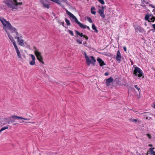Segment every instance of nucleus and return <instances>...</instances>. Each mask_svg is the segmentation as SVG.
<instances>
[{
	"label": "nucleus",
	"mask_w": 155,
	"mask_h": 155,
	"mask_svg": "<svg viewBox=\"0 0 155 155\" xmlns=\"http://www.w3.org/2000/svg\"><path fill=\"white\" fill-rule=\"evenodd\" d=\"M140 28V27H137V28H135V29L137 31H139V28Z\"/></svg>",
	"instance_id": "34"
},
{
	"label": "nucleus",
	"mask_w": 155,
	"mask_h": 155,
	"mask_svg": "<svg viewBox=\"0 0 155 155\" xmlns=\"http://www.w3.org/2000/svg\"><path fill=\"white\" fill-rule=\"evenodd\" d=\"M121 56L119 50H118L117 52L116 59L119 63H120L121 61Z\"/></svg>",
	"instance_id": "11"
},
{
	"label": "nucleus",
	"mask_w": 155,
	"mask_h": 155,
	"mask_svg": "<svg viewBox=\"0 0 155 155\" xmlns=\"http://www.w3.org/2000/svg\"><path fill=\"white\" fill-rule=\"evenodd\" d=\"M83 37L84 38H85L87 40H88V37L85 35H84V36H83Z\"/></svg>",
	"instance_id": "33"
},
{
	"label": "nucleus",
	"mask_w": 155,
	"mask_h": 155,
	"mask_svg": "<svg viewBox=\"0 0 155 155\" xmlns=\"http://www.w3.org/2000/svg\"><path fill=\"white\" fill-rule=\"evenodd\" d=\"M105 8V6H102L101 8L99 9L98 10V13L100 14V16L102 17L103 18H105V15L104 14V9Z\"/></svg>",
	"instance_id": "10"
},
{
	"label": "nucleus",
	"mask_w": 155,
	"mask_h": 155,
	"mask_svg": "<svg viewBox=\"0 0 155 155\" xmlns=\"http://www.w3.org/2000/svg\"><path fill=\"white\" fill-rule=\"evenodd\" d=\"M31 57L32 59V60L31 61L29 62V63L31 65H33L35 64V58L34 55L32 54H31Z\"/></svg>",
	"instance_id": "13"
},
{
	"label": "nucleus",
	"mask_w": 155,
	"mask_h": 155,
	"mask_svg": "<svg viewBox=\"0 0 155 155\" xmlns=\"http://www.w3.org/2000/svg\"><path fill=\"white\" fill-rule=\"evenodd\" d=\"M150 146H151V145H150Z\"/></svg>",
	"instance_id": "51"
},
{
	"label": "nucleus",
	"mask_w": 155,
	"mask_h": 155,
	"mask_svg": "<svg viewBox=\"0 0 155 155\" xmlns=\"http://www.w3.org/2000/svg\"><path fill=\"white\" fill-rule=\"evenodd\" d=\"M152 27H153V29L155 30V24L152 25Z\"/></svg>",
	"instance_id": "38"
},
{
	"label": "nucleus",
	"mask_w": 155,
	"mask_h": 155,
	"mask_svg": "<svg viewBox=\"0 0 155 155\" xmlns=\"http://www.w3.org/2000/svg\"><path fill=\"white\" fill-rule=\"evenodd\" d=\"M0 21L3 25V28L7 33L8 38L10 36L14 38L12 34L15 32L17 29L12 26L11 23L7 21L4 18L0 17Z\"/></svg>",
	"instance_id": "1"
},
{
	"label": "nucleus",
	"mask_w": 155,
	"mask_h": 155,
	"mask_svg": "<svg viewBox=\"0 0 155 155\" xmlns=\"http://www.w3.org/2000/svg\"><path fill=\"white\" fill-rule=\"evenodd\" d=\"M8 128V127L7 126H5L2 127L0 130L1 131H2L5 129H7Z\"/></svg>",
	"instance_id": "24"
},
{
	"label": "nucleus",
	"mask_w": 155,
	"mask_h": 155,
	"mask_svg": "<svg viewBox=\"0 0 155 155\" xmlns=\"http://www.w3.org/2000/svg\"><path fill=\"white\" fill-rule=\"evenodd\" d=\"M148 117H146V119H148Z\"/></svg>",
	"instance_id": "48"
},
{
	"label": "nucleus",
	"mask_w": 155,
	"mask_h": 155,
	"mask_svg": "<svg viewBox=\"0 0 155 155\" xmlns=\"http://www.w3.org/2000/svg\"><path fill=\"white\" fill-rule=\"evenodd\" d=\"M4 3L8 8L17 9L18 6L22 5V2H18L17 0H4Z\"/></svg>",
	"instance_id": "2"
},
{
	"label": "nucleus",
	"mask_w": 155,
	"mask_h": 155,
	"mask_svg": "<svg viewBox=\"0 0 155 155\" xmlns=\"http://www.w3.org/2000/svg\"><path fill=\"white\" fill-rule=\"evenodd\" d=\"M35 54L36 55L37 59L38 61L43 64H44V62L43 61V58L41 55V54L38 50H36L35 51Z\"/></svg>",
	"instance_id": "8"
},
{
	"label": "nucleus",
	"mask_w": 155,
	"mask_h": 155,
	"mask_svg": "<svg viewBox=\"0 0 155 155\" xmlns=\"http://www.w3.org/2000/svg\"><path fill=\"white\" fill-rule=\"evenodd\" d=\"M87 42L86 41H84L83 42V44L85 46H86V45L87 44Z\"/></svg>",
	"instance_id": "37"
},
{
	"label": "nucleus",
	"mask_w": 155,
	"mask_h": 155,
	"mask_svg": "<svg viewBox=\"0 0 155 155\" xmlns=\"http://www.w3.org/2000/svg\"><path fill=\"white\" fill-rule=\"evenodd\" d=\"M20 119L25 120H29V119H28L27 118H23V117H21V118H20Z\"/></svg>",
	"instance_id": "36"
},
{
	"label": "nucleus",
	"mask_w": 155,
	"mask_h": 155,
	"mask_svg": "<svg viewBox=\"0 0 155 155\" xmlns=\"http://www.w3.org/2000/svg\"><path fill=\"white\" fill-rule=\"evenodd\" d=\"M134 87L137 90H138L139 94H140V91H141L140 89V88L138 87L137 85H134Z\"/></svg>",
	"instance_id": "23"
},
{
	"label": "nucleus",
	"mask_w": 155,
	"mask_h": 155,
	"mask_svg": "<svg viewBox=\"0 0 155 155\" xmlns=\"http://www.w3.org/2000/svg\"><path fill=\"white\" fill-rule=\"evenodd\" d=\"M95 9L94 7H93L91 8V13L94 15H95L96 14V12L95 11Z\"/></svg>",
	"instance_id": "18"
},
{
	"label": "nucleus",
	"mask_w": 155,
	"mask_h": 155,
	"mask_svg": "<svg viewBox=\"0 0 155 155\" xmlns=\"http://www.w3.org/2000/svg\"><path fill=\"white\" fill-rule=\"evenodd\" d=\"M150 6L152 8H154V7L152 5L150 4Z\"/></svg>",
	"instance_id": "43"
},
{
	"label": "nucleus",
	"mask_w": 155,
	"mask_h": 155,
	"mask_svg": "<svg viewBox=\"0 0 155 155\" xmlns=\"http://www.w3.org/2000/svg\"><path fill=\"white\" fill-rule=\"evenodd\" d=\"M113 81V79L112 77H110L109 78L106 79L105 82L106 85L107 86H109L110 83Z\"/></svg>",
	"instance_id": "12"
},
{
	"label": "nucleus",
	"mask_w": 155,
	"mask_h": 155,
	"mask_svg": "<svg viewBox=\"0 0 155 155\" xmlns=\"http://www.w3.org/2000/svg\"><path fill=\"white\" fill-rule=\"evenodd\" d=\"M34 49H36V48H35V47H34Z\"/></svg>",
	"instance_id": "49"
},
{
	"label": "nucleus",
	"mask_w": 155,
	"mask_h": 155,
	"mask_svg": "<svg viewBox=\"0 0 155 155\" xmlns=\"http://www.w3.org/2000/svg\"><path fill=\"white\" fill-rule=\"evenodd\" d=\"M86 28H87L88 30H90V27L88 26H87Z\"/></svg>",
	"instance_id": "44"
},
{
	"label": "nucleus",
	"mask_w": 155,
	"mask_h": 155,
	"mask_svg": "<svg viewBox=\"0 0 155 155\" xmlns=\"http://www.w3.org/2000/svg\"><path fill=\"white\" fill-rule=\"evenodd\" d=\"M66 12L67 14L69 16L72 22H74L73 19L74 20V22L78 25L79 26L82 28L85 29L86 28L87 26L86 25H83L78 21L77 18L71 12L68 11L67 9L66 10Z\"/></svg>",
	"instance_id": "3"
},
{
	"label": "nucleus",
	"mask_w": 155,
	"mask_h": 155,
	"mask_svg": "<svg viewBox=\"0 0 155 155\" xmlns=\"http://www.w3.org/2000/svg\"><path fill=\"white\" fill-rule=\"evenodd\" d=\"M98 1L102 5H104L105 3L104 2L103 0H98Z\"/></svg>",
	"instance_id": "27"
},
{
	"label": "nucleus",
	"mask_w": 155,
	"mask_h": 155,
	"mask_svg": "<svg viewBox=\"0 0 155 155\" xmlns=\"http://www.w3.org/2000/svg\"><path fill=\"white\" fill-rule=\"evenodd\" d=\"M145 19L150 22H154L155 20V17L152 14L147 13L145 16Z\"/></svg>",
	"instance_id": "9"
},
{
	"label": "nucleus",
	"mask_w": 155,
	"mask_h": 155,
	"mask_svg": "<svg viewBox=\"0 0 155 155\" xmlns=\"http://www.w3.org/2000/svg\"><path fill=\"white\" fill-rule=\"evenodd\" d=\"M134 74L136 76L137 75L139 78L141 77L143 74L142 71L139 68L136 67L134 71Z\"/></svg>",
	"instance_id": "7"
},
{
	"label": "nucleus",
	"mask_w": 155,
	"mask_h": 155,
	"mask_svg": "<svg viewBox=\"0 0 155 155\" xmlns=\"http://www.w3.org/2000/svg\"><path fill=\"white\" fill-rule=\"evenodd\" d=\"M65 22L67 24V25H70V21L67 18H65Z\"/></svg>",
	"instance_id": "22"
},
{
	"label": "nucleus",
	"mask_w": 155,
	"mask_h": 155,
	"mask_svg": "<svg viewBox=\"0 0 155 155\" xmlns=\"http://www.w3.org/2000/svg\"><path fill=\"white\" fill-rule=\"evenodd\" d=\"M11 118H12V119H19L21 118V117H20L19 116H18L16 115H12L11 116Z\"/></svg>",
	"instance_id": "19"
},
{
	"label": "nucleus",
	"mask_w": 155,
	"mask_h": 155,
	"mask_svg": "<svg viewBox=\"0 0 155 155\" xmlns=\"http://www.w3.org/2000/svg\"><path fill=\"white\" fill-rule=\"evenodd\" d=\"M153 108H154L155 109V104L154 105V106H153Z\"/></svg>",
	"instance_id": "47"
},
{
	"label": "nucleus",
	"mask_w": 155,
	"mask_h": 155,
	"mask_svg": "<svg viewBox=\"0 0 155 155\" xmlns=\"http://www.w3.org/2000/svg\"><path fill=\"white\" fill-rule=\"evenodd\" d=\"M154 149V148H150L149 149V153L153 155H155V152L153 151V149Z\"/></svg>",
	"instance_id": "17"
},
{
	"label": "nucleus",
	"mask_w": 155,
	"mask_h": 155,
	"mask_svg": "<svg viewBox=\"0 0 155 155\" xmlns=\"http://www.w3.org/2000/svg\"><path fill=\"white\" fill-rule=\"evenodd\" d=\"M84 54L86 62L87 65L88 66H90L91 63L94 65L96 62V60L92 56H91L90 57H89L87 55L86 53H85Z\"/></svg>",
	"instance_id": "5"
},
{
	"label": "nucleus",
	"mask_w": 155,
	"mask_h": 155,
	"mask_svg": "<svg viewBox=\"0 0 155 155\" xmlns=\"http://www.w3.org/2000/svg\"><path fill=\"white\" fill-rule=\"evenodd\" d=\"M75 31L76 34H77L78 35L80 36V33H81L80 32H79L77 30H75Z\"/></svg>",
	"instance_id": "29"
},
{
	"label": "nucleus",
	"mask_w": 155,
	"mask_h": 155,
	"mask_svg": "<svg viewBox=\"0 0 155 155\" xmlns=\"http://www.w3.org/2000/svg\"><path fill=\"white\" fill-rule=\"evenodd\" d=\"M62 25L63 26H64V22H62Z\"/></svg>",
	"instance_id": "45"
},
{
	"label": "nucleus",
	"mask_w": 155,
	"mask_h": 155,
	"mask_svg": "<svg viewBox=\"0 0 155 155\" xmlns=\"http://www.w3.org/2000/svg\"><path fill=\"white\" fill-rule=\"evenodd\" d=\"M41 3L43 5V7L45 8L48 9L50 7V5L48 3H46L44 2L43 3Z\"/></svg>",
	"instance_id": "15"
},
{
	"label": "nucleus",
	"mask_w": 155,
	"mask_h": 155,
	"mask_svg": "<svg viewBox=\"0 0 155 155\" xmlns=\"http://www.w3.org/2000/svg\"><path fill=\"white\" fill-rule=\"evenodd\" d=\"M130 61L131 63V64L132 65H133V61H132V60L131 59H130Z\"/></svg>",
	"instance_id": "41"
},
{
	"label": "nucleus",
	"mask_w": 155,
	"mask_h": 155,
	"mask_svg": "<svg viewBox=\"0 0 155 155\" xmlns=\"http://www.w3.org/2000/svg\"><path fill=\"white\" fill-rule=\"evenodd\" d=\"M97 61L101 66H102L106 65V64L104 63V61L102 60L101 58H98L97 59Z\"/></svg>",
	"instance_id": "14"
},
{
	"label": "nucleus",
	"mask_w": 155,
	"mask_h": 155,
	"mask_svg": "<svg viewBox=\"0 0 155 155\" xmlns=\"http://www.w3.org/2000/svg\"><path fill=\"white\" fill-rule=\"evenodd\" d=\"M9 38L11 41V42L13 43L15 48L16 51V53L17 54V56L18 58H20L21 57V55L20 53V52L18 50V49L16 45V43L14 40V38H12V37L11 36H10V37H9Z\"/></svg>",
	"instance_id": "6"
},
{
	"label": "nucleus",
	"mask_w": 155,
	"mask_h": 155,
	"mask_svg": "<svg viewBox=\"0 0 155 155\" xmlns=\"http://www.w3.org/2000/svg\"><path fill=\"white\" fill-rule=\"evenodd\" d=\"M76 41L79 44H82V41H80L78 39H77L76 40Z\"/></svg>",
	"instance_id": "30"
},
{
	"label": "nucleus",
	"mask_w": 155,
	"mask_h": 155,
	"mask_svg": "<svg viewBox=\"0 0 155 155\" xmlns=\"http://www.w3.org/2000/svg\"><path fill=\"white\" fill-rule=\"evenodd\" d=\"M28 123H34V122H28Z\"/></svg>",
	"instance_id": "46"
},
{
	"label": "nucleus",
	"mask_w": 155,
	"mask_h": 155,
	"mask_svg": "<svg viewBox=\"0 0 155 155\" xmlns=\"http://www.w3.org/2000/svg\"><path fill=\"white\" fill-rule=\"evenodd\" d=\"M92 28L95 31L96 33H97L98 32V30L97 29L96 27L94 24H93L92 25Z\"/></svg>",
	"instance_id": "16"
},
{
	"label": "nucleus",
	"mask_w": 155,
	"mask_h": 155,
	"mask_svg": "<svg viewBox=\"0 0 155 155\" xmlns=\"http://www.w3.org/2000/svg\"><path fill=\"white\" fill-rule=\"evenodd\" d=\"M104 75L105 76H107L109 75V73L108 72H106L104 73Z\"/></svg>",
	"instance_id": "40"
},
{
	"label": "nucleus",
	"mask_w": 155,
	"mask_h": 155,
	"mask_svg": "<svg viewBox=\"0 0 155 155\" xmlns=\"http://www.w3.org/2000/svg\"><path fill=\"white\" fill-rule=\"evenodd\" d=\"M147 136L148 137V138L149 139H151V136L150 134H147Z\"/></svg>",
	"instance_id": "32"
},
{
	"label": "nucleus",
	"mask_w": 155,
	"mask_h": 155,
	"mask_svg": "<svg viewBox=\"0 0 155 155\" xmlns=\"http://www.w3.org/2000/svg\"><path fill=\"white\" fill-rule=\"evenodd\" d=\"M140 5L143 7V8L146 9V6L142 2L141 4Z\"/></svg>",
	"instance_id": "28"
},
{
	"label": "nucleus",
	"mask_w": 155,
	"mask_h": 155,
	"mask_svg": "<svg viewBox=\"0 0 155 155\" xmlns=\"http://www.w3.org/2000/svg\"><path fill=\"white\" fill-rule=\"evenodd\" d=\"M8 123L9 124H10V123H12L15 122V120L12 119V118H11V117L8 119Z\"/></svg>",
	"instance_id": "20"
},
{
	"label": "nucleus",
	"mask_w": 155,
	"mask_h": 155,
	"mask_svg": "<svg viewBox=\"0 0 155 155\" xmlns=\"http://www.w3.org/2000/svg\"><path fill=\"white\" fill-rule=\"evenodd\" d=\"M86 18H87V21L89 22L90 23H92V21L91 20V18L89 17H86Z\"/></svg>",
	"instance_id": "21"
},
{
	"label": "nucleus",
	"mask_w": 155,
	"mask_h": 155,
	"mask_svg": "<svg viewBox=\"0 0 155 155\" xmlns=\"http://www.w3.org/2000/svg\"><path fill=\"white\" fill-rule=\"evenodd\" d=\"M12 35L13 37L14 36L15 39H17V42L19 45L22 46H24V40L21 38L22 36L21 34L18 33L17 30Z\"/></svg>",
	"instance_id": "4"
},
{
	"label": "nucleus",
	"mask_w": 155,
	"mask_h": 155,
	"mask_svg": "<svg viewBox=\"0 0 155 155\" xmlns=\"http://www.w3.org/2000/svg\"><path fill=\"white\" fill-rule=\"evenodd\" d=\"M123 48L125 52L127 51V48L126 46H124L123 47Z\"/></svg>",
	"instance_id": "35"
},
{
	"label": "nucleus",
	"mask_w": 155,
	"mask_h": 155,
	"mask_svg": "<svg viewBox=\"0 0 155 155\" xmlns=\"http://www.w3.org/2000/svg\"><path fill=\"white\" fill-rule=\"evenodd\" d=\"M130 120L133 122H137V119H133L132 120L130 119Z\"/></svg>",
	"instance_id": "31"
},
{
	"label": "nucleus",
	"mask_w": 155,
	"mask_h": 155,
	"mask_svg": "<svg viewBox=\"0 0 155 155\" xmlns=\"http://www.w3.org/2000/svg\"><path fill=\"white\" fill-rule=\"evenodd\" d=\"M142 2L143 3H145L147 4H149V3L147 1V0H141Z\"/></svg>",
	"instance_id": "26"
},
{
	"label": "nucleus",
	"mask_w": 155,
	"mask_h": 155,
	"mask_svg": "<svg viewBox=\"0 0 155 155\" xmlns=\"http://www.w3.org/2000/svg\"><path fill=\"white\" fill-rule=\"evenodd\" d=\"M44 0H39L40 2L41 3H43V2Z\"/></svg>",
	"instance_id": "42"
},
{
	"label": "nucleus",
	"mask_w": 155,
	"mask_h": 155,
	"mask_svg": "<svg viewBox=\"0 0 155 155\" xmlns=\"http://www.w3.org/2000/svg\"><path fill=\"white\" fill-rule=\"evenodd\" d=\"M68 31L69 33L71 35V36H73L74 35V34L72 31L70 30H68Z\"/></svg>",
	"instance_id": "25"
},
{
	"label": "nucleus",
	"mask_w": 155,
	"mask_h": 155,
	"mask_svg": "<svg viewBox=\"0 0 155 155\" xmlns=\"http://www.w3.org/2000/svg\"><path fill=\"white\" fill-rule=\"evenodd\" d=\"M13 124L15 125V124Z\"/></svg>",
	"instance_id": "50"
},
{
	"label": "nucleus",
	"mask_w": 155,
	"mask_h": 155,
	"mask_svg": "<svg viewBox=\"0 0 155 155\" xmlns=\"http://www.w3.org/2000/svg\"><path fill=\"white\" fill-rule=\"evenodd\" d=\"M80 36H81V37H82L83 36H84V35H83V34L82 33H81Z\"/></svg>",
	"instance_id": "39"
}]
</instances>
